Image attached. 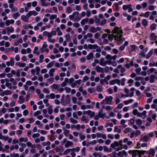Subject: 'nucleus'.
I'll return each instance as SVG.
<instances>
[{
  "label": "nucleus",
  "mask_w": 157,
  "mask_h": 157,
  "mask_svg": "<svg viewBox=\"0 0 157 157\" xmlns=\"http://www.w3.org/2000/svg\"><path fill=\"white\" fill-rule=\"evenodd\" d=\"M136 123L138 125H140L142 124V120L140 119H138L136 121Z\"/></svg>",
  "instance_id": "obj_58"
},
{
  "label": "nucleus",
  "mask_w": 157,
  "mask_h": 157,
  "mask_svg": "<svg viewBox=\"0 0 157 157\" xmlns=\"http://www.w3.org/2000/svg\"><path fill=\"white\" fill-rule=\"evenodd\" d=\"M10 157H19V155L18 153H12L10 154Z\"/></svg>",
  "instance_id": "obj_64"
},
{
  "label": "nucleus",
  "mask_w": 157,
  "mask_h": 157,
  "mask_svg": "<svg viewBox=\"0 0 157 157\" xmlns=\"http://www.w3.org/2000/svg\"><path fill=\"white\" fill-rule=\"evenodd\" d=\"M59 85L55 84H53L51 86V87L52 88L55 90H58L59 88Z\"/></svg>",
  "instance_id": "obj_35"
},
{
  "label": "nucleus",
  "mask_w": 157,
  "mask_h": 157,
  "mask_svg": "<svg viewBox=\"0 0 157 157\" xmlns=\"http://www.w3.org/2000/svg\"><path fill=\"white\" fill-rule=\"evenodd\" d=\"M79 137L80 139L81 140H84L85 139L86 137L82 133H79Z\"/></svg>",
  "instance_id": "obj_52"
},
{
  "label": "nucleus",
  "mask_w": 157,
  "mask_h": 157,
  "mask_svg": "<svg viewBox=\"0 0 157 157\" xmlns=\"http://www.w3.org/2000/svg\"><path fill=\"white\" fill-rule=\"evenodd\" d=\"M63 134L66 137H68V134H69L70 131L64 128H63Z\"/></svg>",
  "instance_id": "obj_26"
},
{
  "label": "nucleus",
  "mask_w": 157,
  "mask_h": 157,
  "mask_svg": "<svg viewBox=\"0 0 157 157\" xmlns=\"http://www.w3.org/2000/svg\"><path fill=\"white\" fill-rule=\"evenodd\" d=\"M21 19L25 22H28L29 21V20H28L25 15H21Z\"/></svg>",
  "instance_id": "obj_48"
},
{
  "label": "nucleus",
  "mask_w": 157,
  "mask_h": 157,
  "mask_svg": "<svg viewBox=\"0 0 157 157\" xmlns=\"http://www.w3.org/2000/svg\"><path fill=\"white\" fill-rule=\"evenodd\" d=\"M38 47H35L34 48L33 53L34 54H36L37 55H39L40 52L39 51H38Z\"/></svg>",
  "instance_id": "obj_32"
},
{
  "label": "nucleus",
  "mask_w": 157,
  "mask_h": 157,
  "mask_svg": "<svg viewBox=\"0 0 157 157\" xmlns=\"http://www.w3.org/2000/svg\"><path fill=\"white\" fill-rule=\"evenodd\" d=\"M57 17V15L56 14H53L50 16L49 19L50 20H53Z\"/></svg>",
  "instance_id": "obj_57"
},
{
  "label": "nucleus",
  "mask_w": 157,
  "mask_h": 157,
  "mask_svg": "<svg viewBox=\"0 0 157 157\" xmlns=\"http://www.w3.org/2000/svg\"><path fill=\"white\" fill-rule=\"evenodd\" d=\"M86 114L89 116L90 117H93L94 115V112H92L90 110H88L87 111Z\"/></svg>",
  "instance_id": "obj_21"
},
{
  "label": "nucleus",
  "mask_w": 157,
  "mask_h": 157,
  "mask_svg": "<svg viewBox=\"0 0 157 157\" xmlns=\"http://www.w3.org/2000/svg\"><path fill=\"white\" fill-rule=\"evenodd\" d=\"M111 77V76L110 75H107L104 78V81L105 82H108V81L110 79Z\"/></svg>",
  "instance_id": "obj_51"
},
{
  "label": "nucleus",
  "mask_w": 157,
  "mask_h": 157,
  "mask_svg": "<svg viewBox=\"0 0 157 157\" xmlns=\"http://www.w3.org/2000/svg\"><path fill=\"white\" fill-rule=\"evenodd\" d=\"M130 47L132 52L134 51L137 48V46L135 45H131Z\"/></svg>",
  "instance_id": "obj_60"
},
{
  "label": "nucleus",
  "mask_w": 157,
  "mask_h": 157,
  "mask_svg": "<svg viewBox=\"0 0 157 157\" xmlns=\"http://www.w3.org/2000/svg\"><path fill=\"white\" fill-rule=\"evenodd\" d=\"M99 64L101 66H105L107 64L110 65V63L108 61H105L104 58H102L100 59Z\"/></svg>",
  "instance_id": "obj_4"
},
{
  "label": "nucleus",
  "mask_w": 157,
  "mask_h": 157,
  "mask_svg": "<svg viewBox=\"0 0 157 157\" xmlns=\"http://www.w3.org/2000/svg\"><path fill=\"white\" fill-rule=\"evenodd\" d=\"M155 151L154 149H151L149 151V154L150 155L149 156L152 157L153 156L155 155Z\"/></svg>",
  "instance_id": "obj_44"
},
{
  "label": "nucleus",
  "mask_w": 157,
  "mask_h": 157,
  "mask_svg": "<svg viewBox=\"0 0 157 157\" xmlns=\"http://www.w3.org/2000/svg\"><path fill=\"white\" fill-rule=\"evenodd\" d=\"M90 32L92 33H95L96 32V28L94 27L91 26L89 29Z\"/></svg>",
  "instance_id": "obj_27"
},
{
  "label": "nucleus",
  "mask_w": 157,
  "mask_h": 157,
  "mask_svg": "<svg viewBox=\"0 0 157 157\" xmlns=\"http://www.w3.org/2000/svg\"><path fill=\"white\" fill-rule=\"evenodd\" d=\"M157 37L156 36H155L154 33H152L150 36V38L151 40H156V37Z\"/></svg>",
  "instance_id": "obj_33"
},
{
  "label": "nucleus",
  "mask_w": 157,
  "mask_h": 157,
  "mask_svg": "<svg viewBox=\"0 0 157 157\" xmlns=\"http://www.w3.org/2000/svg\"><path fill=\"white\" fill-rule=\"evenodd\" d=\"M81 19L79 17V13L78 12H74V17L73 21L74 22L78 21Z\"/></svg>",
  "instance_id": "obj_5"
},
{
  "label": "nucleus",
  "mask_w": 157,
  "mask_h": 157,
  "mask_svg": "<svg viewBox=\"0 0 157 157\" xmlns=\"http://www.w3.org/2000/svg\"><path fill=\"white\" fill-rule=\"evenodd\" d=\"M118 153H117L116 152H113L111 154V157H119Z\"/></svg>",
  "instance_id": "obj_63"
},
{
  "label": "nucleus",
  "mask_w": 157,
  "mask_h": 157,
  "mask_svg": "<svg viewBox=\"0 0 157 157\" xmlns=\"http://www.w3.org/2000/svg\"><path fill=\"white\" fill-rule=\"evenodd\" d=\"M113 97L112 96H107L105 99L102 100L101 104L112 105L113 104Z\"/></svg>",
  "instance_id": "obj_3"
},
{
  "label": "nucleus",
  "mask_w": 157,
  "mask_h": 157,
  "mask_svg": "<svg viewBox=\"0 0 157 157\" xmlns=\"http://www.w3.org/2000/svg\"><path fill=\"white\" fill-rule=\"evenodd\" d=\"M147 49L146 48L144 50L141 51L139 53V55L142 57H146V54H145L147 52Z\"/></svg>",
  "instance_id": "obj_16"
},
{
  "label": "nucleus",
  "mask_w": 157,
  "mask_h": 157,
  "mask_svg": "<svg viewBox=\"0 0 157 157\" xmlns=\"http://www.w3.org/2000/svg\"><path fill=\"white\" fill-rule=\"evenodd\" d=\"M134 100L132 99H130L128 100L124 101V103L126 105H128L129 103L132 102Z\"/></svg>",
  "instance_id": "obj_38"
},
{
  "label": "nucleus",
  "mask_w": 157,
  "mask_h": 157,
  "mask_svg": "<svg viewBox=\"0 0 157 157\" xmlns=\"http://www.w3.org/2000/svg\"><path fill=\"white\" fill-rule=\"evenodd\" d=\"M45 1L46 0H41V3L43 6L47 7L50 4L49 3H46L45 2Z\"/></svg>",
  "instance_id": "obj_41"
},
{
  "label": "nucleus",
  "mask_w": 157,
  "mask_h": 157,
  "mask_svg": "<svg viewBox=\"0 0 157 157\" xmlns=\"http://www.w3.org/2000/svg\"><path fill=\"white\" fill-rule=\"evenodd\" d=\"M65 37L66 40L68 42H69L71 40V38L69 34L66 35Z\"/></svg>",
  "instance_id": "obj_49"
},
{
  "label": "nucleus",
  "mask_w": 157,
  "mask_h": 157,
  "mask_svg": "<svg viewBox=\"0 0 157 157\" xmlns=\"http://www.w3.org/2000/svg\"><path fill=\"white\" fill-rule=\"evenodd\" d=\"M29 12L31 16L33 15L34 16H36L38 14V13L37 12H36L34 10L33 11H29Z\"/></svg>",
  "instance_id": "obj_50"
},
{
  "label": "nucleus",
  "mask_w": 157,
  "mask_h": 157,
  "mask_svg": "<svg viewBox=\"0 0 157 157\" xmlns=\"http://www.w3.org/2000/svg\"><path fill=\"white\" fill-rule=\"evenodd\" d=\"M23 29H27L28 28H29L31 29H33V26L29 24H25L23 25Z\"/></svg>",
  "instance_id": "obj_18"
},
{
  "label": "nucleus",
  "mask_w": 157,
  "mask_h": 157,
  "mask_svg": "<svg viewBox=\"0 0 157 157\" xmlns=\"http://www.w3.org/2000/svg\"><path fill=\"white\" fill-rule=\"evenodd\" d=\"M94 157H107L105 155H104L103 153L101 152H94L92 154Z\"/></svg>",
  "instance_id": "obj_7"
},
{
  "label": "nucleus",
  "mask_w": 157,
  "mask_h": 157,
  "mask_svg": "<svg viewBox=\"0 0 157 157\" xmlns=\"http://www.w3.org/2000/svg\"><path fill=\"white\" fill-rule=\"evenodd\" d=\"M71 152L70 148H68L66 149L63 152V155H65Z\"/></svg>",
  "instance_id": "obj_56"
},
{
  "label": "nucleus",
  "mask_w": 157,
  "mask_h": 157,
  "mask_svg": "<svg viewBox=\"0 0 157 157\" xmlns=\"http://www.w3.org/2000/svg\"><path fill=\"white\" fill-rule=\"evenodd\" d=\"M20 15V14L18 12H16L13 14V18L15 19H16Z\"/></svg>",
  "instance_id": "obj_39"
},
{
  "label": "nucleus",
  "mask_w": 157,
  "mask_h": 157,
  "mask_svg": "<svg viewBox=\"0 0 157 157\" xmlns=\"http://www.w3.org/2000/svg\"><path fill=\"white\" fill-rule=\"evenodd\" d=\"M5 85L10 90H11L12 88V85L11 83L8 82H6L5 83Z\"/></svg>",
  "instance_id": "obj_54"
},
{
  "label": "nucleus",
  "mask_w": 157,
  "mask_h": 157,
  "mask_svg": "<svg viewBox=\"0 0 157 157\" xmlns=\"http://www.w3.org/2000/svg\"><path fill=\"white\" fill-rule=\"evenodd\" d=\"M70 102V96L69 95H67L66 98L65 99V102H63L62 101H61V103L63 105H65L66 104H68Z\"/></svg>",
  "instance_id": "obj_8"
},
{
  "label": "nucleus",
  "mask_w": 157,
  "mask_h": 157,
  "mask_svg": "<svg viewBox=\"0 0 157 157\" xmlns=\"http://www.w3.org/2000/svg\"><path fill=\"white\" fill-rule=\"evenodd\" d=\"M106 115V113H103L102 109H101V111H99L98 113V116L99 117L104 118Z\"/></svg>",
  "instance_id": "obj_11"
},
{
  "label": "nucleus",
  "mask_w": 157,
  "mask_h": 157,
  "mask_svg": "<svg viewBox=\"0 0 157 157\" xmlns=\"http://www.w3.org/2000/svg\"><path fill=\"white\" fill-rule=\"evenodd\" d=\"M103 147L104 148V151L105 152H110L111 151H109V148L106 146H103Z\"/></svg>",
  "instance_id": "obj_61"
},
{
  "label": "nucleus",
  "mask_w": 157,
  "mask_h": 157,
  "mask_svg": "<svg viewBox=\"0 0 157 157\" xmlns=\"http://www.w3.org/2000/svg\"><path fill=\"white\" fill-rule=\"evenodd\" d=\"M26 143V145L28 147H30L32 148H35L36 147V145H33L29 141H27Z\"/></svg>",
  "instance_id": "obj_31"
},
{
  "label": "nucleus",
  "mask_w": 157,
  "mask_h": 157,
  "mask_svg": "<svg viewBox=\"0 0 157 157\" xmlns=\"http://www.w3.org/2000/svg\"><path fill=\"white\" fill-rule=\"evenodd\" d=\"M6 31L7 33L10 34V33H13L14 32V29L13 27H8L6 28Z\"/></svg>",
  "instance_id": "obj_20"
},
{
  "label": "nucleus",
  "mask_w": 157,
  "mask_h": 157,
  "mask_svg": "<svg viewBox=\"0 0 157 157\" xmlns=\"http://www.w3.org/2000/svg\"><path fill=\"white\" fill-rule=\"evenodd\" d=\"M113 131L115 132H117L118 133H120L121 132V130L117 126H116L114 127Z\"/></svg>",
  "instance_id": "obj_37"
},
{
  "label": "nucleus",
  "mask_w": 157,
  "mask_h": 157,
  "mask_svg": "<svg viewBox=\"0 0 157 157\" xmlns=\"http://www.w3.org/2000/svg\"><path fill=\"white\" fill-rule=\"evenodd\" d=\"M119 146V144L118 141H115L112 143L110 145V147L113 149H115V147Z\"/></svg>",
  "instance_id": "obj_13"
},
{
  "label": "nucleus",
  "mask_w": 157,
  "mask_h": 157,
  "mask_svg": "<svg viewBox=\"0 0 157 157\" xmlns=\"http://www.w3.org/2000/svg\"><path fill=\"white\" fill-rule=\"evenodd\" d=\"M51 144V142L49 141H47V142H44L42 143V146H50Z\"/></svg>",
  "instance_id": "obj_43"
},
{
  "label": "nucleus",
  "mask_w": 157,
  "mask_h": 157,
  "mask_svg": "<svg viewBox=\"0 0 157 157\" xmlns=\"http://www.w3.org/2000/svg\"><path fill=\"white\" fill-rule=\"evenodd\" d=\"M112 33L114 34V38L118 44H121L124 40V38L122 37L123 32L121 27H115L112 30Z\"/></svg>",
  "instance_id": "obj_1"
},
{
  "label": "nucleus",
  "mask_w": 157,
  "mask_h": 157,
  "mask_svg": "<svg viewBox=\"0 0 157 157\" xmlns=\"http://www.w3.org/2000/svg\"><path fill=\"white\" fill-rule=\"evenodd\" d=\"M55 63L54 61H52L51 62H50L48 63L46 66V67L48 68H51L53 67L54 63Z\"/></svg>",
  "instance_id": "obj_30"
},
{
  "label": "nucleus",
  "mask_w": 157,
  "mask_h": 157,
  "mask_svg": "<svg viewBox=\"0 0 157 157\" xmlns=\"http://www.w3.org/2000/svg\"><path fill=\"white\" fill-rule=\"evenodd\" d=\"M16 65L20 67H24L26 65V64L25 63H22L20 62H17L16 63Z\"/></svg>",
  "instance_id": "obj_17"
},
{
  "label": "nucleus",
  "mask_w": 157,
  "mask_h": 157,
  "mask_svg": "<svg viewBox=\"0 0 157 157\" xmlns=\"http://www.w3.org/2000/svg\"><path fill=\"white\" fill-rule=\"evenodd\" d=\"M103 149V147L102 146H99V147H95L94 148V150L95 151H102Z\"/></svg>",
  "instance_id": "obj_29"
},
{
  "label": "nucleus",
  "mask_w": 157,
  "mask_h": 157,
  "mask_svg": "<svg viewBox=\"0 0 157 157\" xmlns=\"http://www.w3.org/2000/svg\"><path fill=\"white\" fill-rule=\"evenodd\" d=\"M88 2L89 3V7L90 8H93L94 7V5L93 3L94 1L93 0H88Z\"/></svg>",
  "instance_id": "obj_23"
},
{
  "label": "nucleus",
  "mask_w": 157,
  "mask_h": 157,
  "mask_svg": "<svg viewBox=\"0 0 157 157\" xmlns=\"http://www.w3.org/2000/svg\"><path fill=\"white\" fill-rule=\"evenodd\" d=\"M156 77L154 75H151L149 81L151 83H153L155 82Z\"/></svg>",
  "instance_id": "obj_25"
},
{
  "label": "nucleus",
  "mask_w": 157,
  "mask_h": 157,
  "mask_svg": "<svg viewBox=\"0 0 157 157\" xmlns=\"http://www.w3.org/2000/svg\"><path fill=\"white\" fill-rule=\"evenodd\" d=\"M156 25L155 24L153 23L152 24L150 27V29L151 30H154L156 29Z\"/></svg>",
  "instance_id": "obj_55"
},
{
  "label": "nucleus",
  "mask_w": 157,
  "mask_h": 157,
  "mask_svg": "<svg viewBox=\"0 0 157 157\" xmlns=\"http://www.w3.org/2000/svg\"><path fill=\"white\" fill-rule=\"evenodd\" d=\"M142 24L144 26H146L147 25V20L146 19L143 20Z\"/></svg>",
  "instance_id": "obj_59"
},
{
  "label": "nucleus",
  "mask_w": 157,
  "mask_h": 157,
  "mask_svg": "<svg viewBox=\"0 0 157 157\" xmlns=\"http://www.w3.org/2000/svg\"><path fill=\"white\" fill-rule=\"evenodd\" d=\"M73 144V142L69 140H67V143L65 144L64 146L66 148H67L69 147L72 146Z\"/></svg>",
  "instance_id": "obj_14"
},
{
  "label": "nucleus",
  "mask_w": 157,
  "mask_h": 157,
  "mask_svg": "<svg viewBox=\"0 0 157 157\" xmlns=\"http://www.w3.org/2000/svg\"><path fill=\"white\" fill-rule=\"evenodd\" d=\"M69 120L71 122L74 124H76L78 123V121L73 118H70Z\"/></svg>",
  "instance_id": "obj_47"
},
{
  "label": "nucleus",
  "mask_w": 157,
  "mask_h": 157,
  "mask_svg": "<svg viewBox=\"0 0 157 157\" xmlns=\"http://www.w3.org/2000/svg\"><path fill=\"white\" fill-rule=\"evenodd\" d=\"M19 99L20 100L18 101L19 104H22L25 102V99L23 96H20L19 97Z\"/></svg>",
  "instance_id": "obj_22"
},
{
  "label": "nucleus",
  "mask_w": 157,
  "mask_h": 157,
  "mask_svg": "<svg viewBox=\"0 0 157 157\" xmlns=\"http://www.w3.org/2000/svg\"><path fill=\"white\" fill-rule=\"evenodd\" d=\"M132 5L131 4H128L127 5H124L123 6V9L124 10H127L129 8L131 7Z\"/></svg>",
  "instance_id": "obj_40"
},
{
  "label": "nucleus",
  "mask_w": 157,
  "mask_h": 157,
  "mask_svg": "<svg viewBox=\"0 0 157 157\" xmlns=\"http://www.w3.org/2000/svg\"><path fill=\"white\" fill-rule=\"evenodd\" d=\"M88 21V18H86L82 19L81 22V24L82 25H84L85 23H87Z\"/></svg>",
  "instance_id": "obj_36"
},
{
  "label": "nucleus",
  "mask_w": 157,
  "mask_h": 157,
  "mask_svg": "<svg viewBox=\"0 0 157 157\" xmlns=\"http://www.w3.org/2000/svg\"><path fill=\"white\" fill-rule=\"evenodd\" d=\"M56 69L54 68L50 69L48 71V74L50 77H52L54 76V73Z\"/></svg>",
  "instance_id": "obj_12"
},
{
  "label": "nucleus",
  "mask_w": 157,
  "mask_h": 157,
  "mask_svg": "<svg viewBox=\"0 0 157 157\" xmlns=\"http://www.w3.org/2000/svg\"><path fill=\"white\" fill-rule=\"evenodd\" d=\"M27 120L29 121V123L30 124L33 123L34 122V120L33 117L28 118Z\"/></svg>",
  "instance_id": "obj_62"
},
{
  "label": "nucleus",
  "mask_w": 157,
  "mask_h": 157,
  "mask_svg": "<svg viewBox=\"0 0 157 157\" xmlns=\"http://www.w3.org/2000/svg\"><path fill=\"white\" fill-rule=\"evenodd\" d=\"M95 70L98 72L103 73L104 72V69L99 66H97L95 67Z\"/></svg>",
  "instance_id": "obj_15"
},
{
  "label": "nucleus",
  "mask_w": 157,
  "mask_h": 157,
  "mask_svg": "<svg viewBox=\"0 0 157 157\" xmlns=\"http://www.w3.org/2000/svg\"><path fill=\"white\" fill-rule=\"evenodd\" d=\"M96 90L99 92H100L102 90V87L101 86L98 85L96 86Z\"/></svg>",
  "instance_id": "obj_45"
},
{
  "label": "nucleus",
  "mask_w": 157,
  "mask_h": 157,
  "mask_svg": "<svg viewBox=\"0 0 157 157\" xmlns=\"http://www.w3.org/2000/svg\"><path fill=\"white\" fill-rule=\"evenodd\" d=\"M87 91L89 93L92 94L95 91V90L94 88L90 87L88 89Z\"/></svg>",
  "instance_id": "obj_53"
},
{
  "label": "nucleus",
  "mask_w": 157,
  "mask_h": 157,
  "mask_svg": "<svg viewBox=\"0 0 157 157\" xmlns=\"http://www.w3.org/2000/svg\"><path fill=\"white\" fill-rule=\"evenodd\" d=\"M48 112L49 114H51L53 112L52 107V105H50L48 108Z\"/></svg>",
  "instance_id": "obj_46"
},
{
  "label": "nucleus",
  "mask_w": 157,
  "mask_h": 157,
  "mask_svg": "<svg viewBox=\"0 0 157 157\" xmlns=\"http://www.w3.org/2000/svg\"><path fill=\"white\" fill-rule=\"evenodd\" d=\"M81 121L84 122L86 124H87L89 122V120L85 116H82L81 119Z\"/></svg>",
  "instance_id": "obj_24"
},
{
  "label": "nucleus",
  "mask_w": 157,
  "mask_h": 157,
  "mask_svg": "<svg viewBox=\"0 0 157 157\" xmlns=\"http://www.w3.org/2000/svg\"><path fill=\"white\" fill-rule=\"evenodd\" d=\"M118 155L119 157H123V156H126L128 155V154L126 151L124 150H123L119 152Z\"/></svg>",
  "instance_id": "obj_9"
},
{
  "label": "nucleus",
  "mask_w": 157,
  "mask_h": 157,
  "mask_svg": "<svg viewBox=\"0 0 157 157\" xmlns=\"http://www.w3.org/2000/svg\"><path fill=\"white\" fill-rule=\"evenodd\" d=\"M86 148L85 147H83L81 151V154L82 155L85 156L86 155Z\"/></svg>",
  "instance_id": "obj_42"
},
{
  "label": "nucleus",
  "mask_w": 157,
  "mask_h": 157,
  "mask_svg": "<svg viewBox=\"0 0 157 157\" xmlns=\"http://www.w3.org/2000/svg\"><path fill=\"white\" fill-rule=\"evenodd\" d=\"M128 153L129 154H132V157L136 156L137 154L140 155V157H141L142 155L144 154V153L146 152L145 151H140L138 150H130L128 151Z\"/></svg>",
  "instance_id": "obj_2"
},
{
  "label": "nucleus",
  "mask_w": 157,
  "mask_h": 157,
  "mask_svg": "<svg viewBox=\"0 0 157 157\" xmlns=\"http://www.w3.org/2000/svg\"><path fill=\"white\" fill-rule=\"evenodd\" d=\"M56 152H58L60 155H62V153L64 151L63 148L61 146L57 147L55 148Z\"/></svg>",
  "instance_id": "obj_6"
},
{
  "label": "nucleus",
  "mask_w": 157,
  "mask_h": 157,
  "mask_svg": "<svg viewBox=\"0 0 157 157\" xmlns=\"http://www.w3.org/2000/svg\"><path fill=\"white\" fill-rule=\"evenodd\" d=\"M19 141L20 142H24L25 143L27 142L28 140V138L26 137L25 138L21 137L19 138Z\"/></svg>",
  "instance_id": "obj_28"
},
{
  "label": "nucleus",
  "mask_w": 157,
  "mask_h": 157,
  "mask_svg": "<svg viewBox=\"0 0 157 157\" xmlns=\"http://www.w3.org/2000/svg\"><path fill=\"white\" fill-rule=\"evenodd\" d=\"M98 47V46L97 44H89L88 45V48L90 49H95Z\"/></svg>",
  "instance_id": "obj_10"
},
{
  "label": "nucleus",
  "mask_w": 157,
  "mask_h": 157,
  "mask_svg": "<svg viewBox=\"0 0 157 157\" xmlns=\"http://www.w3.org/2000/svg\"><path fill=\"white\" fill-rule=\"evenodd\" d=\"M93 54L92 52H90L88 55L86 56V58L88 60H90L91 58H93Z\"/></svg>",
  "instance_id": "obj_34"
},
{
  "label": "nucleus",
  "mask_w": 157,
  "mask_h": 157,
  "mask_svg": "<svg viewBox=\"0 0 157 157\" xmlns=\"http://www.w3.org/2000/svg\"><path fill=\"white\" fill-rule=\"evenodd\" d=\"M147 113V111L145 110H144L142 113H140L139 114V117H143V118H145L146 117V114Z\"/></svg>",
  "instance_id": "obj_19"
}]
</instances>
